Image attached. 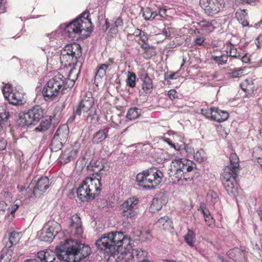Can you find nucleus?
I'll return each mask as SVG.
<instances>
[{"instance_id": "obj_1", "label": "nucleus", "mask_w": 262, "mask_h": 262, "mask_svg": "<svg viewBox=\"0 0 262 262\" xmlns=\"http://www.w3.org/2000/svg\"><path fill=\"white\" fill-rule=\"evenodd\" d=\"M55 251L56 253L50 250L40 251L37 253V258L41 262H77L88 256L91 249L77 241L67 239L56 247Z\"/></svg>"}, {"instance_id": "obj_2", "label": "nucleus", "mask_w": 262, "mask_h": 262, "mask_svg": "<svg viewBox=\"0 0 262 262\" xmlns=\"http://www.w3.org/2000/svg\"><path fill=\"white\" fill-rule=\"evenodd\" d=\"M130 238L124 236L121 232L104 234L96 242V245L104 253L115 256L120 253H126L131 248Z\"/></svg>"}, {"instance_id": "obj_3", "label": "nucleus", "mask_w": 262, "mask_h": 262, "mask_svg": "<svg viewBox=\"0 0 262 262\" xmlns=\"http://www.w3.org/2000/svg\"><path fill=\"white\" fill-rule=\"evenodd\" d=\"M74 83V80L66 78L62 74H58L44 86L42 91V96L46 100H52L60 93H64V90L72 88Z\"/></svg>"}, {"instance_id": "obj_4", "label": "nucleus", "mask_w": 262, "mask_h": 262, "mask_svg": "<svg viewBox=\"0 0 262 262\" xmlns=\"http://www.w3.org/2000/svg\"><path fill=\"white\" fill-rule=\"evenodd\" d=\"M89 11L83 12L77 18L69 23L64 27V35L72 40H76L83 31L92 32V22Z\"/></svg>"}, {"instance_id": "obj_5", "label": "nucleus", "mask_w": 262, "mask_h": 262, "mask_svg": "<svg viewBox=\"0 0 262 262\" xmlns=\"http://www.w3.org/2000/svg\"><path fill=\"white\" fill-rule=\"evenodd\" d=\"M163 176L161 171L156 167H152L139 173L136 177V181L139 186L151 189L161 183Z\"/></svg>"}, {"instance_id": "obj_6", "label": "nucleus", "mask_w": 262, "mask_h": 262, "mask_svg": "<svg viewBox=\"0 0 262 262\" xmlns=\"http://www.w3.org/2000/svg\"><path fill=\"white\" fill-rule=\"evenodd\" d=\"M100 179L87 177L78 187V198L82 202L93 200L97 194L95 192L101 190Z\"/></svg>"}, {"instance_id": "obj_7", "label": "nucleus", "mask_w": 262, "mask_h": 262, "mask_svg": "<svg viewBox=\"0 0 262 262\" xmlns=\"http://www.w3.org/2000/svg\"><path fill=\"white\" fill-rule=\"evenodd\" d=\"M82 54L81 48L78 43H71L66 45L61 51L60 60L62 63L69 66H81V63L78 60Z\"/></svg>"}, {"instance_id": "obj_8", "label": "nucleus", "mask_w": 262, "mask_h": 262, "mask_svg": "<svg viewBox=\"0 0 262 262\" xmlns=\"http://www.w3.org/2000/svg\"><path fill=\"white\" fill-rule=\"evenodd\" d=\"M43 116V111L39 105L35 106L27 112L20 114L17 124L21 128H26L29 125L35 124Z\"/></svg>"}, {"instance_id": "obj_9", "label": "nucleus", "mask_w": 262, "mask_h": 262, "mask_svg": "<svg viewBox=\"0 0 262 262\" xmlns=\"http://www.w3.org/2000/svg\"><path fill=\"white\" fill-rule=\"evenodd\" d=\"M60 231V225L55 221L51 220L45 224L42 229L38 232V235L41 241L51 242Z\"/></svg>"}, {"instance_id": "obj_10", "label": "nucleus", "mask_w": 262, "mask_h": 262, "mask_svg": "<svg viewBox=\"0 0 262 262\" xmlns=\"http://www.w3.org/2000/svg\"><path fill=\"white\" fill-rule=\"evenodd\" d=\"M193 167L190 164L189 162L185 159H176L172 160L170 168L168 169V174L171 180L172 178L178 177L183 174V172L187 171H192Z\"/></svg>"}, {"instance_id": "obj_11", "label": "nucleus", "mask_w": 262, "mask_h": 262, "mask_svg": "<svg viewBox=\"0 0 262 262\" xmlns=\"http://www.w3.org/2000/svg\"><path fill=\"white\" fill-rule=\"evenodd\" d=\"M200 4L205 13L209 16H213L223 9L224 0H200Z\"/></svg>"}, {"instance_id": "obj_12", "label": "nucleus", "mask_w": 262, "mask_h": 262, "mask_svg": "<svg viewBox=\"0 0 262 262\" xmlns=\"http://www.w3.org/2000/svg\"><path fill=\"white\" fill-rule=\"evenodd\" d=\"M237 176V172L231 171L229 167H225L223 173V184L226 188V191L229 193L235 194L236 192V178Z\"/></svg>"}, {"instance_id": "obj_13", "label": "nucleus", "mask_w": 262, "mask_h": 262, "mask_svg": "<svg viewBox=\"0 0 262 262\" xmlns=\"http://www.w3.org/2000/svg\"><path fill=\"white\" fill-rule=\"evenodd\" d=\"M138 202L137 198L133 197L128 199L122 204L121 210L124 217L132 219L136 216Z\"/></svg>"}, {"instance_id": "obj_14", "label": "nucleus", "mask_w": 262, "mask_h": 262, "mask_svg": "<svg viewBox=\"0 0 262 262\" xmlns=\"http://www.w3.org/2000/svg\"><path fill=\"white\" fill-rule=\"evenodd\" d=\"M94 100L91 92H85L82 99L74 112V117L76 115L80 116L82 113L88 112L92 107Z\"/></svg>"}, {"instance_id": "obj_15", "label": "nucleus", "mask_w": 262, "mask_h": 262, "mask_svg": "<svg viewBox=\"0 0 262 262\" xmlns=\"http://www.w3.org/2000/svg\"><path fill=\"white\" fill-rule=\"evenodd\" d=\"M20 90L19 89L16 88L14 91L10 93V94L4 92V97L10 104L16 105H22L26 102V100L24 99V93Z\"/></svg>"}, {"instance_id": "obj_16", "label": "nucleus", "mask_w": 262, "mask_h": 262, "mask_svg": "<svg viewBox=\"0 0 262 262\" xmlns=\"http://www.w3.org/2000/svg\"><path fill=\"white\" fill-rule=\"evenodd\" d=\"M49 187V180L47 177H41L34 187L33 193L35 197H39Z\"/></svg>"}, {"instance_id": "obj_17", "label": "nucleus", "mask_w": 262, "mask_h": 262, "mask_svg": "<svg viewBox=\"0 0 262 262\" xmlns=\"http://www.w3.org/2000/svg\"><path fill=\"white\" fill-rule=\"evenodd\" d=\"M227 255L235 262H247L245 251L238 248L230 249L228 251Z\"/></svg>"}, {"instance_id": "obj_18", "label": "nucleus", "mask_w": 262, "mask_h": 262, "mask_svg": "<svg viewBox=\"0 0 262 262\" xmlns=\"http://www.w3.org/2000/svg\"><path fill=\"white\" fill-rule=\"evenodd\" d=\"M71 220V227L72 228V233L76 237H79L83 233L81 219L78 216L76 215L73 216Z\"/></svg>"}, {"instance_id": "obj_19", "label": "nucleus", "mask_w": 262, "mask_h": 262, "mask_svg": "<svg viewBox=\"0 0 262 262\" xmlns=\"http://www.w3.org/2000/svg\"><path fill=\"white\" fill-rule=\"evenodd\" d=\"M140 77L142 81V89L146 93H150L153 88V83L148 74L143 70L140 73Z\"/></svg>"}, {"instance_id": "obj_20", "label": "nucleus", "mask_w": 262, "mask_h": 262, "mask_svg": "<svg viewBox=\"0 0 262 262\" xmlns=\"http://www.w3.org/2000/svg\"><path fill=\"white\" fill-rule=\"evenodd\" d=\"M20 239L18 233L13 231L9 233V237H5L3 239V244L5 248L8 250L13 245H16Z\"/></svg>"}, {"instance_id": "obj_21", "label": "nucleus", "mask_w": 262, "mask_h": 262, "mask_svg": "<svg viewBox=\"0 0 262 262\" xmlns=\"http://www.w3.org/2000/svg\"><path fill=\"white\" fill-rule=\"evenodd\" d=\"M166 204V201L163 199V196L158 195L155 196L152 201L149 208V211L152 213H156L162 207V206Z\"/></svg>"}, {"instance_id": "obj_22", "label": "nucleus", "mask_w": 262, "mask_h": 262, "mask_svg": "<svg viewBox=\"0 0 262 262\" xmlns=\"http://www.w3.org/2000/svg\"><path fill=\"white\" fill-rule=\"evenodd\" d=\"M224 48L227 54L228 57L230 56L235 58H241L242 57L241 53L235 48L234 45L229 41H226Z\"/></svg>"}, {"instance_id": "obj_23", "label": "nucleus", "mask_w": 262, "mask_h": 262, "mask_svg": "<svg viewBox=\"0 0 262 262\" xmlns=\"http://www.w3.org/2000/svg\"><path fill=\"white\" fill-rule=\"evenodd\" d=\"M69 129L67 125L63 124L58 127L54 136L66 143L69 137Z\"/></svg>"}, {"instance_id": "obj_24", "label": "nucleus", "mask_w": 262, "mask_h": 262, "mask_svg": "<svg viewBox=\"0 0 262 262\" xmlns=\"http://www.w3.org/2000/svg\"><path fill=\"white\" fill-rule=\"evenodd\" d=\"M217 23L215 20L211 21L203 20L199 23V26L202 31L209 33L214 30L215 28V25Z\"/></svg>"}, {"instance_id": "obj_25", "label": "nucleus", "mask_w": 262, "mask_h": 262, "mask_svg": "<svg viewBox=\"0 0 262 262\" xmlns=\"http://www.w3.org/2000/svg\"><path fill=\"white\" fill-rule=\"evenodd\" d=\"M108 132V128H104L95 133L92 139L93 143L98 144L104 141L107 137Z\"/></svg>"}, {"instance_id": "obj_26", "label": "nucleus", "mask_w": 262, "mask_h": 262, "mask_svg": "<svg viewBox=\"0 0 262 262\" xmlns=\"http://www.w3.org/2000/svg\"><path fill=\"white\" fill-rule=\"evenodd\" d=\"M113 60L109 59L105 63L99 64L97 66V70L96 73L95 77L102 78L105 75L106 71L113 64Z\"/></svg>"}, {"instance_id": "obj_27", "label": "nucleus", "mask_w": 262, "mask_h": 262, "mask_svg": "<svg viewBox=\"0 0 262 262\" xmlns=\"http://www.w3.org/2000/svg\"><path fill=\"white\" fill-rule=\"evenodd\" d=\"M230 165L226 167L231 169V171L237 172L239 169V159L235 153H231L230 156Z\"/></svg>"}, {"instance_id": "obj_28", "label": "nucleus", "mask_w": 262, "mask_h": 262, "mask_svg": "<svg viewBox=\"0 0 262 262\" xmlns=\"http://www.w3.org/2000/svg\"><path fill=\"white\" fill-rule=\"evenodd\" d=\"M156 224L157 227L164 230H169L170 228H172V222L167 216L160 218Z\"/></svg>"}, {"instance_id": "obj_29", "label": "nucleus", "mask_w": 262, "mask_h": 262, "mask_svg": "<svg viewBox=\"0 0 262 262\" xmlns=\"http://www.w3.org/2000/svg\"><path fill=\"white\" fill-rule=\"evenodd\" d=\"M213 120L221 122L227 120L229 117L228 112L214 107Z\"/></svg>"}, {"instance_id": "obj_30", "label": "nucleus", "mask_w": 262, "mask_h": 262, "mask_svg": "<svg viewBox=\"0 0 262 262\" xmlns=\"http://www.w3.org/2000/svg\"><path fill=\"white\" fill-rule=\"evenodd\" d=\"M240 86L242 89L248 94L252 93L254 90V83L251 79H245Z\"/></svg>"}, {"instance_id": "obj_31", "label": "nucleus", "mask_w": 262, "mask_h": 262, "mask_svg": "<svg viewBox=\"0 0 262 262\" xmlns=\"http://www.w3.org/2000/svg\"><path fill=\"white\" fill-rule=\"evenodd\" d=\"M147 252L143 250L142 249H133L132 252V256L133 259H137V262L146 260L145 258L147 256Z\"/></svg>"}, {"instance_id": "obj_32", "label": "nucleus", "mask_w": 262, "mask_h": 262, "mask_svg": "<svg viewBox=\"0 0 262 262\" xmlns=\"http://www.w3.org/2000/svg\"><path fill=\"white\" fill-rule=\"evenodd\" d=\"M64 144V142L54 136L50 145V149L51 151L56 152L61 149Z\"/></svg>"}, {"instance_id": "obj_33", "label": "nucleus", "mask_w": 262, "mask_h": 262, "mask_svg": "<svg viewBox=\"0 0 262 262\" xmlns=\"http://www.w3.org/2000/svg\"><path fill=\"white\" fill-rule=\"evenodd\" d=\"M192 171H187L183 172V174H182L181 176L175 178H172V179L171 180L173 183L178 182L180 181H185L186 182L190 181L192 180V174H191V172Z\"/></svg>"}, {"instance_id": "obj_34", "label": "nucleus", "mask_w": 262, "mask_h": 262, "mask_svg": "<svg viewBox=\"0 0 262 262\" xmlns=\"http://www.w3.org/2000/svg\"><path fill=\"white\" fill-rule=\"evenodd\" d=\"M184 240L190 247H193L195 241L194 233L192 231L188 230L187 233L184 236Z\"/></svg>"}, {"instance_id": "obj_35", "label": "nucleus", "mask_w": 262, "mask_h": 262, "mask_svg": "<svg viewBox=\"0 0 262 262\" xmlns=\"http://www.w3.org/2000/svg\"><path fill=\"white\" fill-rule=\"evenodd\" d=\"M140 115V110L137 107L130 108L127 112L126 118L133 120L138 118Z\"/></svg>"}, {"instance_id": "obj_36", "label": "nucleus", "mask_w": 262, "mask_h": 262, "mask_svg": "<svg viewBox=\"0 0 262 262\" xmlns=\"http://www.w3.org/2000/svg\"><path fill=\"white\" fill-rule=\"evenodd\" d=\"M252 157L254 160H256L257 163L260 165L262 168V148L259 147L254 148Z\"/></svg>"}, {"instance_id": "obj_37", "label": "nucleus", "mask_w": 262, "mask_h": 262, "mask_svg": "<svg viewBox=\"0 0 262 262\" xmlns=\"http://www.w3.org/2000/svg\"><path fill=\"white\" fill-rule=\"evenodd\" d=\"M193 158L195 161L201 163L207 159V156L205 151L203 149H200L194 152Z\"/></svg>"}, {"instance_id": "obj_38", "label": "nucleus", "mask_w": 262, "mask_h": 262, "mask_svg": "<svg viewBox=\"0 0 262 262\" xmlns=\"http://www.w3.org/2000/svg\"><path fill=\"white\" fill-rule=\"evenodd\" d=\"M219 200L217 194L212 190H209L206 196L207 202L210 204H215Z\"/></svg>"}, {"instance_id": "obj_39", "label": "nucleus", "mask_w": 262, "mask_h": 262, "mask_svg": "<svg viewBox=\"0 0 262 262\" xmlns=\"http://www.w3.org/2000/svg\"><path fill=\"white\" fill-rule=\"evenodd\" d=\"M228 55L223 54L221 56H212L211 59L214 60L218 65H223L227 63Z\"/></svg>"}, {"instance_id": "obj_40", "label": "nucleus", "mask_w": 262, "mask_h": 262, "mask_svg": "<svg viewBox=\"0 0 262 262\" xmlns=\"http://www.w3.org/2000/svg\"><path fill=\"white\" fill-rule=\"evenodd\" d=\"M9 117V113L8 111L4 110L0 112V130L3 128L4 125L7 124Z\"/></svg>"}, {"instance_id": "obj_41", "label": "nucleus", "mask_w": 262, "mask_h": 262, "mask_svg": "<svg viewBox=\"0 0 262 262\" xmlns=\"http://www.w3.org/2000/svg\"><path fill=\"white\" fill-rule=\"evenodd\" d=\"M51 124L50 121L47 119L42 120L39 125L35 129L36 132H43L47 130Z\"/></svg>"}, {"instance_id": "obj_42", "label": "nucleus", "mask_w": 262, "mask_h": 262, "mask_svg": "<svg viewBox=\"0 0 262 262\" xmlns=\"http://www.w3.org/2000/svg\"><path fill=\"white\" fill-rule=\"evenodd\" d=\"M136 74L133 72H128L126 83L127 85L130 88H134L136 86Z\"/></svg>"}, {"instance_id": "obj_43", "label": "nucleus", "mask_w": 262, "mask_h": 262, "mask_svg": "<svg viewBox=\"0 0 262 262\" xmlns=\"http://www.w3.org/2000/svg\"><path fill=\"white\" fill-rule=\"evenodd\" d=\"M122 25V19L119 17L118 18H115L113 20V23L111 24V27L110 29L113 32L116 33L117 31V28L119 26H121Z\"/></svg>"}, {"instance_id": "obj_44", "label": "nucleus", "mask_w": 262, "mask_h": 262, "mask_svg": "<svg viewBox=\"0 0 262 262\" xmlns=\"http://www.w3.org/2000/svg\"><path fill=\"white\" fill-rule=\"evenodd\" d=\"M12 252L11 250H8V251L6 252L4 249L0 256V262H9L11 259Z\"/></svg>"}, {"instance_id": "obj_45", "label": "nucleus", "mask_w": 262, "mask_h": 262, "mask_svg": "<svg viewBox=\"0 0 262 262\" xmlns=\"http://www.w3.org/2000/svg\"><path fill=\"white\" fill-rule=\"evenodd\" d=\"M143 43V44L141 45V47L144 50V53L147 54L148 51H151L150 54H149L147 55V57L149 58L155 55L156 52L155 49L152 47H150L148 44L146 43V42Z\"/></svg>"}, {"instance_id": "obj_46", "label": "nucleus", "mask_w": 262, "mask_h": 262, "mask_svg": "<svg viewBox=\"0 0 262 262\" xmlns=\"http://www.w3.org/2000/svg\"><path fill=\"white\" fill-rule=\"evenodd\" d=\"M214 107H211L210 109H202L201 114L207 118L213 120V114Z\"/></svg>"}, {"instance_id": "obj_47", "label": "nucleus", "mask_w": 262, "mask_h": 262, "mask_svg": "<svg viewBox=\"0 0 262 262\" xmlns=\"http://www.w3.org/2000/svg\"><path fill=\"white\" fill-rule=\"evenodd\" d=\"M244 70L242 69H237L233 70L232 72L228 73V75L232 78H237L243 75Z\"/></svg>"}, {"instance_id": "obj_48", "label": "nucleus", "mask_w": 262, "mask_h": 262, "mask_svg": "<svg viewBox=\"0 0 262 262\" xmlns=\"http://www.w3.org/2000/svg\"><path fill=\"white\" fill-rule=\"evenodd\" d=\"M62 158L64 163H68L75 159L68 150L65 151L62 154Z\"/></svg>"}, {"instance_id": "obj_49", "label": "nucleus", "mask_w": 262, "mask_h": 262, "mask_svg": "<svg viewBox=\"0 0 262 262\" xmlns=\"http://www.w3.org/2000/svg\"><path fill=\"white\" fill-rule=\"evenodd\" d=\"M152 15V10L149 8H147L144 11L143 16L146 20H151Z\"/></svg>"}, {"instance_id": "obj_50", "label": "nucleus", "mask_w": 262, "mask_h": 262, "mask_svg": "<svg viewBox=\"0 0 262 262\" xmlns=\"http://www.w3.org/2000/svg\"><path fill=\"white\" fill-rule=\"evenodd\" d=\"M206 224L209 227H212L214 226L215 221L211 215L204 218Z\"/></svg>"}, {"instance_id": "obj_51", "label": "nucleus", "mask_w": 262, "mask_h": 262, "mask_svg": "<svg viewBox=\"0 0 262 262\" xmlns=\"http://www.w3.org/2000/svg\"><path fill=\"white\" fill-rule=\"evenodd\" d=\"M200 210L203 213L204 218L211 215L210 211H209L208 209L206 208L205 205L204 204H201Z\"/></svg>"}, {"instance_id": "obj_52", "label": "nucleus", "mask_w": 262, "mask_h": 262, "mask_svg": "<svg viewBox=\"0 0 262 262\" xmlns=\"http://www.w3.org/2000/svg\"><path fill=\"white\" fill-rule=\"evenodd\" d=\"M14 90L13 89L11 84H5L4 86H3L2 92L3 95H4V92L8 93V94H10L11 92L14 91Z\"/></svg>"}, {"instance_id": "obj_53", "label": "nucleus", "mask_w": 262, "mask_h": 262, "mask_svg": "<svg viewBox=\"0 0 262 262\" xmlns=\"http://www.w3.org/2000/svg\"><path fill=\"white\" fill-rule=\"evenodd\" d=\"M205 40V37L204 36H198L194 39V42L196 45L202 46L203 45L204 42Z\"/></svg>"}, {"instance_id": "obj_54", "label": "nucleus", "mask_w": 262, "mask_h": 262, "mask_svg": "<svg viewBox=\"0 0 262 262\" xmlns=\"http://www.w3.org/2000/svg\"><path fill=\"white\" fill-rule=\"evenodd\" d=\"M7 142L3 138H0V150H4L7 146Z\"/></svg>"}, {"instance_id": "obj_55", "label": "nucleus", "mask_w": 262, "mask_h": 262, "mask_svg": "<svg viewBox=\"0 0 262 262\" xmlns=\"http://www.w3.org/2000/svg\"><path fill=\"white\" fill-rule=\"evenodd\" d=\"M185 150L188 154L192 155L194 152L193 148L189 145H186L185 146Z\"/></svg>"}, {"instance_id": "obj_56", "label": "nucleus", "mask_w": 262, "mask_h": 262, "mask_svg": "<svg viewBox=\"0 0 262 262\" xmlns=\"http://www.w3.org/2000/svg\"><path fill=\"white\" fill-rule=\"evenodd\" d=\"M168 95L169 98L171 100L175 99L177 97L176 91L174 90H170L168 92Z\"/></svg>"}, {"instance_id": "obj_57", "label": "nucleus", "mask_w": 262, "mask_h": 262, "mask_svg": "<svg viewBox=\"0 0 262 262\" xmlns=\"http://www.w3.org/2000/svg\"><path fill=\"white\" fill-rule=\"evenodd\" d=\"M140 40L143 42H145L148 40V35L147 34L144 32V31H142V33L140 35Z\"/></svg>"}, {"instance_id": "obj_58", "label": "nucleus", "mask_w": 262, "mask_h": 262, "mask_svg": "<svg viewBox=\"0 0 262 262\" xmlns=\"http://www.w3.org/2000/svg\"><path fill=\"white\" fill-rule=\"evenodd\" d=\"M178 73V72H173L171 73L169 75H165V80H168L169 79H176L175 75Z\"/></svg>"}, {"instance_id": "obj_59", "label": "nucleus", "mask_w": 262, "mask_h": 262, "mask_svg": "<svg viewBox=\"0 0 262 262\" xmlns=\"http://www.w3.org/2000/svg\"><path fill=\"white\" fill-rule=\"evenodd\" d=\"M166 11L167 10L166 9L160 8L159 9L158 14L160 16L162 17H165L167 16Z\"/></svg>"}, {"instance_id": "obj_60", "label": "nucleus", "mask_w": 262, "mask_h": 262, "mask_svg": "<svg viewBox=\"0 0 262 262\" xmlns=\"http://www.w3.org/2000/svg\"><path fill=\"white\" fill-rule=\"evenodd\" d=\"M135 236L137 237H140V236L143 235V232L139 229H134L133 231Z\"/></svg>"}, {"instance_id": "obj_61", "label": "nucleus", "mask_w": 262, "mask_h": 262, "mask_svg": "<svg viewBox=\"0 0 262 262\" xmlns=\"http://www.w3.org/2000/svg\"><path fill=\"white\" fill-rule=\"evenodd\" d=\"M142 33V31L140 29H137L135 30V31L133 33V35L135 36H140V35Z\"/></svg>"}, {"instance_id": "obj_62", "label": "nucleus", "mask_w": 262, "mask_h": 262, "mask_svg": "<svg viewBox=\"0 0 262 262\" xmlns=\"http://www.w3.org/2000/svg\"><path fill=\"white\" fill-rule=\"evenodd\" d=\"M242 3L243 4H249L251 5H253L254 4L257 0H241Z\"/></svg>"}, {"instance_id": "obj_63", "label": "nucleus", "mask_w": 262, "mask_h": 262, "mask_svg": "<svg viewBox=\"0 0 262 262\" xmlns=\"http://www.w3.org/2000/svg\"><path fill=\"white\" fill-rule=\"evenodd\" d=\"M57 31L52 32L51 33H50L49 35V39L50 40H52V39H54L56 38V36H57Z\"/></svg>"}, {"instance_id": "obj_64", "label": "nucleus", "mask_w": 262, "mask_h": 262, "mask_svg": "<svg viewBox=\"0 0 262 262\" xmlns=\"http://www.w3.org/2000/svg\"><path fill=\"white\" fill-rule=\"evenodd\" d=\"M78 152V150L77 149H73L70 153L73 155V157L75 158L76 156L77 155V154Z\"/></svg>"}]
</instances>
